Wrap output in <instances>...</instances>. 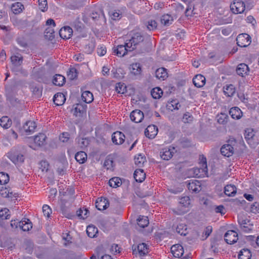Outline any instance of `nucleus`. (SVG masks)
Here are the masks:
<instances>
[{"label":"nucleus","instance_id":"f257e3e1","mask_svg":"<svg viewBox=\"0 0 259 259\" xmlns=\"http://www.w3.org/2000/svg\"><path fill=\"white\" fill-rule=\"evenodd\" d=\"M200 164L201 167H196L189 169L188 170V176L198 178L207 177L208 171L206 159L203 156H201Z\"/></svg>","mask_w":259,"mask_h":259},{"label":"nucleus","instance_id":"f03ea898","mask_svg":"<svg viewBox=\"0 0 259 259\" xmlns=\"http://www.w3.org/2000/svg\"><path fill=\"white\" fill-rule=\"evenodd\" d=\"M47 136L45 134L39 133L34 138H29L30 147L35 150L38 147L43 146L46 143Z\"/></svg>","mask_w":259,"mask_h":259},{"label":"nucleus","instance_id":"7ed1b4c3","mask_svg":"<svg viewBox=\"0 0 259 259\" xmlns=\"http://www.w3.org/2000/svg\"><path fill=\"white\" fill-rule=\"evenodd\" d=\"M190 204V200L189 197L184 196L180 198L178 210L176 212L178 214L186 213L188 210V207Z\"/></svg>","mask_w":259,"mask_h":259},{"label":"nucleus","instance_id":"20e7f679","mask_svg":"<svg viewBox=\"0 0 259 259\" xmlns=\"http://www.w3.org/2000/svg\"><path fill=\"white\" fill-rule=\"evenodd\" d=\"M112 50L114 55L120 57L125 56L128 52L132 51V49L127 42H125L124 45H120L114 47Z\"/></svg>","mask_w":259,"mask_h":259},{"label":"nucleus","instance_id":"39448f33","mask_svg":"<svg viewBox=\"0 0 259 259\" xmlns=\"http://www.w3.org/2000/svg\"><path fill=\"white\" fill-rule=\"evenodd\" d=\"M245 8V4L241 1L236 0L230 5L232 12L235 14L242 13L244 11Z\"/></svg>","mask_w":259,"mask_h":259},{"label":"nucleus","instance_id":"423d86ee","mask_svg":"<svg viewBox=\"0 0 259 259\" xmlns=\"http://www.w3.org/2000/svg\"><path fill=\"white\" fill-rule=\"evenodd\" d=\"M237 44L240 47H247L251 42V37L246 33H242L238 35L236 38Z\"/></svg>","mask_w":259,"mask_h":259},{"label":"nucleus","instance_id":"0eeeda50","mask_svg":"<svg viewBox=\"0 0 259 259\" xmlns=\"http://www.w3.org/2000/svg\"><path fill=\"white\" fill-rule=\"evenodd\" d=\"M238 221L240 224L241 229L243 232L248 233L253 230V225L249 220L240 217L238 218Z\"/></svg>","mask_w":259,"mask_h":259},{"label":"nucleus","instance_id":"6e6552de","mask_svg":"<svg viewBox=\"0 0 259 259\" xmlns=\"http://www.w3.org/2000/svg\"><path fill=\"white\" fill-rule=\"evenodd\" d=\"M245 139L250 145L254 143L256 144H258V140L256 139V132L251 128H248L245 131Z\"/></svg>","mask_w":259,"mask_h":259},{"label":"nucleus","instance_id":"1a4fd4ad","mask_svg":"<svg viewBox=\"0 0 259 259\" xmlns=\"http://www.w3.org/2000/svg\"><path fill=\"white\" fill-rule=\"evenodd\" d=\"M176 151L174 147L169 146L164 148L160 152V157L163 160H168L172 157Z\"/></svg>","mask_w":259,"mask_h":259},{"label":"nucleus","instance_id":"9d476101","mask_svg":"<svg viewBox=\"0 0 259 259\" xmlns=\"http://www.w3.org/2000/svg\"><path fill=\"white\" fill-rule=\"evenodd\" d=\"M225 240L228 244H232L238 240V234L233 230H229L225 234Z\"/></svg>","mask_w":259,"mask_h":259},{"label":"nucleus","instance_id":"9b49d317","mask_svg":"<svg viewBox=\"0 0 259 259\" xmlns=\"http://www.w3.org/2000/svg\"><path fill=\"white\" fill-rule=\"evenodd\" d=\"M144 114L143 112L139 110L133 111L130 114L131 120L135 123H140L144 118Z\"/></svg>","mask_w":259,"mask_h":259},{"label":"nucleus","instance_id":"f8f14e48","mask_svg":"<svg viewBox=\"0 0 259 259\" xmlns=\"http://www.w3.org/2000/svg\"><path fill=\"white\" fill-rule=\"evenodd\" d=\"M125 140V136L121 132L117 131L112 135V141L116 145L122 144Z\"/></svg>","mask_w":259,"mask_h":259},{"label":"nucleus","instance_id":"ddd939ff","mask_svg":"<svg viewBox=\"0 0 259 259\" xmlns=\"http://www.w3.org/2000/svg\"><path fill=\"white\" fill-rule=\"evenodd\" d=\"M143 40V37L139 33L135 34L132 38L127 42L132 51L136 48V46Z\"/></svg>","mask_w":259,"mask_h":259},{"label":"nucleus","instance_id":"4468645a","mask_svg":"<svg viewBox=\"0 0 259 259\" xmlns=\"http://www.w3.org/2000/svg\"><path fill=\"white\" fill-rule=\"evenodd\" d=\"M95 204L96 208L100 210L106 209L109 205L108 200L104 197L98 198Z\"/></svg>","mask_w":259,"mask_h":259},{"label":"nucleus","instance_id":"2eb2a0df","mask_svg":"<svg viewBox=\"0 0 259 259\" xmlns=\"http://www.w3.org/2000/svg\"><path fill=\"white\" fill-rule=\"evenodd\" d=\"M7 157L15 164H18L24 161L23 155L20 154L10 152L8 153Z\"/></svg>","mask_w":259,"mask_h":259},{"label":"nucleus","instance_id":"dca6fc26","mask_svg":"<svg viewBox=\"0 0 259 259\" xmlns=\"http://www.w3.org/2000/svg\"><path fill=\"white\" fill-rule=\"evenodd\" d=\"M158 133V128L154 125H150L145 131V136L149 139H153Z\"/></svg>","mask_w":259,"mask_h":259},{"label":"nucleus","instance_id":"f3484780","mask_svg":"<svg viewBox=\"0 0 259 259\" xmlns=\"http://www.w3.org/2000/svg\"><path fill=\"white\" fill-rule=\"evenodd\" d=\"M190 191L198 192L201 190V184L199 181L196 180H190L187 185Z\"/></svg>","mask_w":259,"mask_h":259},{"label":"nucleus","instance_id":"a211bd4d","mask_svg":"<svg viewBox=\"0 0 259 259\" xmlns=\"http://www.w3.org/2000/svg\"><path fill=\"white\" fill-rule=\"evenodd\" d=\"M36 127V124L34 121H27L23 125V130L26 134H30L33 133Z\"/></svg>","mask_w":259,"mask_h":259},{"label":"nucleus","instance_id":"6ab92c4d","mask_svg":"<svg viewBox=\"0 0 259 259\" xmlns=\"http://www.w3.org/2000/svg\"><path fill=\"white\" fill-rule=\"evenodd\" d=\"M72 29L69 26H65L62 28L59 31V34L63 39H69L72 35Z\"/></svg>","mask_w":259,"mask_h":259},{"label":"nucleus","instance_id":"aec40b11","mask_svg":"<svg viewBox=\"0 0 259 259\" xmlns=\"http://www.w3.org/2000/svg\"><path fill=\"white\" fill-rule=\"evenodd\" d=\"M171 252L173 255L176 257H180L184 253V249L180 244H175L171 246Z\"/></svg>","mask_w":259,"mask_h":259},{"label":"nucleus","instance_id":"412c9836","mask_svg":"<svg viewBox=\"0 0 259 259\" xmlns=\"http://www.w3.org/2000/svg\"><path fill=\"white\" fill-rule=\"evenodd\" d=\"M248 72L249 68L248 66L244 63L239 64L236 68V72L237 74L241 76L247 75Z\"/></svg>","mask_w":259,"mask_h":259},{"label":"nucleus","instance_id":"4be33fe9","mask_svg":"<svg viewBox=\"0 0 259 259\" xmlns=\"http://www.w3.org/2000/svg\"><path fill=\"white\" fill-rule=\"evenodd\" d=\"M193 82L195 87L201 88L205 83V78L201 74H198L193 78Z\"/></svg>","mask_w":259,"mask_h":259},{"label":"nucleus","instance_id":"5701e85b","mask_svg":"<svg viewBox=\"0 0 259 259\" xmlns=\"http://www.w3.org/2000/svg\"><path fill=\"white\" fill-rule=\"evenodd\" d=\"M221 152L225 156L229 157L233 154L234 148L231 145H224L221 149Z\"/></svg>","mask_w":259,"mask_h":259},{"label":"nucleus","instance_id":"b1692460","mask_svg":"<svg viewBox=\"0 0 259 259\" xmlns=\"http://www.w3.org/2000/svg\"><path fill=\"white\" fill-rule=\"evenodd\" d=\"M229 114L232 118L239 119L242 116V112L238 107H234L230 109Z\"/></svg>","mask_w":259,"mask_h":259},{"label":"nucleus","instance_id":"393cba45","mask_svg":"<svg viewBox=\"0 0 259 259\" xmlns=\"http://www.w3.org/2000/svg\"><path fill=\"white\" fill-rule=\"evenodd\" d=\"M53 100L56 105L60 106L64 103L66 98L63 93H58L54 95Z\"/></svg>","mask_w":259,"mask_h":259},{"label":"nucleus","instance_id":"a878e982","mask_svg":"<svg viewBox=\"0 0 259 259\" xmlns=\"http://www.w3.org/2000/svg\"><path fill=\"white\" fill-rule=\"evenodd\" d=\"M32 227V224L28 219L22 220L19 223V228L24 231H28Z\"/></svg>","mask_w":259,"mask_h":259},{"label":"nucleus","instance_id":"bb28decb","mask_svg":"<svg viewBox=\"0 0 259 259\" xmlns=\"http://www.w3.org/2000/svg\"><path fill=\"white\" fill-rule=\"evenodd\" d=\"M134 177L137 182H143L146 177V174L142 169H137L134 172Z\"/></svg>","mask_w":259,"mask_h":259},{"label":"nucleus","instance_id":"cd10ccee","mask_svg":"<svg viewBox=\"0 0 259 259\" xmlns=\"http://www.w3.org/2000/svg\"><path fill=\"white\" fill-rule=\"evenodd\" d=\"M237 191V188L234 185H227L225 187L224 193L228 196H234Z\"/></svg>","mask_w":259,"mask_h":259},{"label":"nucleus","instance_id":"c85d7f7f","mask_svg":"<svg viewBox=\"0 0 259 259\" xmlns=\"http://www.w3.org/2000/svg\"><path fill=\"white\" fill-rule=\"evenodd\" d=\"M155 75L157 78L162 80H164L168 76L166 69L162 67L159 68L156 70Z\"/></svg>","mask_w":259,"mask_h":259},{"label":"nucleus","instance_id":"c756f323","mask_svg":"<svg viewBox=\"0 0 259 259\" xmlns=\"http://www.w3.org/2000/svg\"><path fill=\"white\" fill-rule=\"evenodd\" d=\"M65 82V77L61 74H56L53 78V83L58 86H62Z\"/></svg>","mask_w":259,"mask_h":259},{"label":"nucleus","instance_id":"7c9ffc66","mask_svg":"<svg viewBox=\"0 0 259 259\" xmlns=\"http://www.w3.org/2000/svg\"><path fill=\"white\" fill-rule=\"evenodd\" d=\"M24 9V6L20 2L13 4L11 7L12 11L15 14L21 13Z\"/></svg>","mask_w":259,"mask_h":259},{"label":"nucleus","instance_id":"2f4dec72","mask_svg":"<svg viewBox=\"0 0 259 259\" xmlns=\"http://www.w3.org/2000/svg\"><path fill=\"white\" fill-rule=\"evenodd\" d=\"M223 90L224 94L228 97L232 96L235 93V88L233 84H227Z\"/></svg>","mask_w":259,"mask_h":259},{"label":"nucleus","instance_id":"473e14b6","mask_svg":"<svg viewBox=\"0 0 259 259\" xmlns=\"http://www.w3.org/2000/svg\"><path fill=\"white\" fill-rule=\"evenodd\" d=\"M130 70L131 73L135 75L141 74L142 69L140 64L138 63L132 64L130 67Z\"/></svg>","mask_w":259,"mask_h":259},{"label":"nucleus","instance_id":"72a5a7b5","mask_svg":"<svg viewBox=\"0 0 259 259\" xmlns=\"http://www.w3.org/2000/svg\"><path fill=\"white\" fill-rule=\"evenodd\" d=\"M81 98L82 101L87 103H90L94 100L93 95L90 91H84L82 92Z\"/></svg>","mask_w":259,"mask_h":259},{"label":"nucleus","instance_id":"f704fd0d","mask_svg":"<svg viewBox=\"0 0 259 259\" xmlns=\"http://www.w3.org/2000/svg\"><path fill=\"white\" fill-rule=\"evenodd\" d=\"M75 158L79 163H83L87 159V154L83 151H80L75 154Z\"/></svg>","mask_w":259,"mask_h":259},{"label":"nucleus","instance_id":"c9c22d12","mask_svg":"<svg viewBox=\"0 0 259 259\" xmlns=\"http://www.w3.org/2000/svg\"><path fill=\"white\" fill-rule=\"evenodd\" d=\"M12 125V120L8 116H3L0 119V125L5 129L9 128Z\"/></svg>","mask_w":259,"mask_h":259},{"label":"nucleus","instance_id":"e433bc0d","mask_svg":"<svg viewBox=\"0 0 259 259\" xmlns=\"http://www.w3.org/2000/svg\"><path fill=\"white\" fill-rule=\"evenodd\" d=\"M98 232V228L94 225H89L87 228V233L89 237L94 238Z\"/></svg>","mask_w":259,"mask_h":259},{"label":"nucleus","instance_id":"4c0bfd02","mask_svg":"<svg viewBox=\"0 0 259 259\" xmlns=\"http://www.w3.org/2000/svg\"><path fill=\"white\" fill-rule=\"evenodd\" d=\"M137 247L139 253L141 256L145 255L149 252V247L145 243L139 244Z\"/></svg>","mask_w":259,"mask_h":259},{"label":"nucleus","instance_id":"58836bf2","mask_svg":"<svg viewBox=\"0 0 259 259\" xmlns=\"http://www.w3.org/2000/svg\"><path fill=\"white\" fill-rule=\"evenodd\" d=\"M11 60L14 66H20L23 62V57L20 55H13Z\"/></svg>","mask_w":259,"mask_h":259},{"label":"nucleus","instance_id":"ea45409f","mask_svg":"<svg viewBox=\"0 0 259 259\" xmlns=\"http://www.w3.org/2000/svg\"><path fill=\"white\" fill-rule=\"evenodd\" d=\"M146 162V158L142 154H138L135 157V164L138 167H142Z\"/></svg>","mask_w":259,"mask_h":259},{"label":"nucleus","instance_id":"a19ab883","mask_svg":"<svg viewBox=\"0 0 259 259\" xmlns=\"http://www.w3.org/2000/svg\"><path fill=\"white\" fill-rule=\"evenodd\" d=\"M251 254L250 251L248 249H243L238 255L239 259H250Z\"/></svg>","mask_w":259,"mask_h":259},{"label":"nucleus","instance_id":"79ce46f5","mask_svg":"<svg viewBox=\"0 0 259 259\" xmlns=\"http://www.w3.org/2000/svg\"><path fill=\"white\" fill-rule=\"evenodd\" d=\"M0 194L2 197L5 198L12 197L14 196L13 193L10 191V189L4 187L0 190Z\"/></svg>","mask_w":259,"mask_h":259},{"label":"nucleus","instance_id":"37998d69","mask_svg":"<svg viewBox=\"0 0 259 259\" xmlns=\"http://www.w3.org/2000/svg\"><path fill=\"white\" fill-rule=\"evenodd\" d=\"M122 184L121 179L118 177H114L109 181V185L113 188H117Z\"/></svg>","mask_w":259,"mask_h":259},{"label":"nucleus","instance_id":"c03bdc74","mask_svg":"<svg viewBox=\"0 0 259 259\" xmlns=\"http://www.w3.org/2000/svg\"><path fill=\"white\" fill-rule=\"evenodd\" d=\"M151 94L153 98L159 99L163 95V91L160 88L156 87L152 89Z\"/></svg>","mask_w":259,"mask_h":259},{"label":"nucleus","instance_id":"a18cd8bd","mask_svg":"<svg viewBox=\"0 0 259 259\" xmlns=\"http://www.w3.org/2000/svg\"><path fill=\"white\" fill-rule=\"evenodd\" d=\"M137 221L138 225L142 228L147 226L149 223L148 217L145 216H140Z\"/></svg>","mask_w":259,"mask_h":259},{"label":"nucleus","instance_id":"49530a36","mask_svg":"<svg viewBox=\"0 0 259 259\" xmlns=\"http://www.w3.org/2000/svg\"><path fill=\"white\" fill-rule=\"evenodd\" d=\"M85 113V110L81 105H77L74 109V115L76 116H82Z\"/></svg>","mask_w":259,"mask_h":259},{"label":"nucleus","instance_id":"de8ad7c7","mask_svg":"<svg viewBox=\"0 0 259 259\" xmlns=\"http://www.w3.org/2000/svg\"><path fill=\"white\" fill-rule=\"evenodd\" d=\"M172 17L168 14L163 15L161 19V23L164 25H169L172 23Z\"/></svg>","mask_w":259,"mask_h":259},{"label":"nucleus","instance_id":"09e8293b","mask_svg":"<svg viewBox=\"0 0 259 259\" xmlns=\"http://www.w3.org/2000/svg\"><path fill=\"white\" fill-rule=\"evenodd\" d=\"M228 116L226 113H221L218 115L217 120L220 124H226L228 122Z\"/></svg>","mask_w":259,"mask_h":259},{"label":"nucleus","instance_id":"8fccbe9b","mask_svg":"<svg viewBox=\"0 0 259 259\" xmlns=\"http://www.w3.org/2000/svg\"><path fill=\"white\" fill-rule=\"evenodd\" d=\"M104 165L107 169H112L114 166L113 158L110 156L107 157L104 161Z\"/></svg>","mask_w":259,"mask_h":259},{"label":"nucleus","instance_id":"3c124183","mask_svg":"<svg viewBox=\"0 0 259 259\" xmlns=\"http://www.w3.org/2000/svg\"><path fill=\"white\" fill-rule=\"evenodd\" d=\"M167 106L169 110L172 111L173 110L179 109L180 105L178 100H173L170 102H168Z\"/></svg>","mask_w":259,"mask_h":259},{"label":"nucleus","instance_id":"603ef678","mask_svg":"<svg viewBox=\"0 0 259 259\" xmlns=\"http://www.w3.org/2000/svg\"><path fill=\"white\" fill-rule=\"evenodd\" d=\"M111 72L113 77L115 78L120 79L122 78L124 76L122 71L120 69H113Z\"/></svg>","mask_w":259,"mask_h":259},{"label":"nucleus","instance_id":"864d4df0","mask_svg":"<svg viewBox=\"0 0 259 259\" xmlns=\"http://www.w3.org/2000/svg\"><path fill=\"white\" fill-rule=\"evenodd\" d=\"M77 140L78 146L81 148L86 147L89 144V140L87 138H78Z\"/></svg>","mask_w":259,"mask_h":259},{"label":"nucleus","instance_id":"5fc2aeb1","mask_svg":"<svg viewBox=\"0 0 259 259\" xmlns=\"http://www.w3.org/2000/svg\"><path fill=\"white\" fill-rule=\"evenodd\" d=\"M9 181V176L7 174L3 172H0V184H7Z\"/></svg>","mask_w":259,"mask_h":259},{"label":"nucleus","instance_id":"6e6d98bb","mask_svg":"<svg viewBox=\"0 0 259 259\" xmlns=\"http://www.w3.org/2000/svg\"><path fill=\"white\" fill-rule=\"evenodd\" d=\"M10 215V211L8 208H4L0 210V218L3 220L9 219Z\"/></svg>","mask_w":259,"mask_h":259},{"label":"nucleus","instance_id":"4d7b16f0","mask_svg":"<svg viewBox=\"0 0 259 259\" xmlns=\"http://www.w3.org/2000/svg\"><path fill=\"white\" fill-rule=\"evenodd\" d=\"M116 91L119 94H124L126 91V86L123 83H117Z\"/></svg>","mask_w":259,"mask_h":259},{"label":"nucleus","instance_id":"13d9d810","mask_svg":"<svg viewBox=\"0 0 259 259\" xmlns=\"http://www.w3.org/2000/svg\"><path fill=\"white\" fill-rule=\"evenodd\" d=\"M186 229H187V228H186V226L185 225H184L183 224H180L177 226L176 230H177V232L179 234H180L182 235H185L186 234Z\"/></svg>","mask_w":259,"mask_h":259},{"label":"nucleus","instance_id":"bf43d9fd","mask_svg":"<svg viewBox=\"0 0 259 259\" xmlns=\"http://www.w3.org/2000/svg\"><path fill=\"white\" fill-rule=\"evenodd\" d=\"M39 9L42 12H45L48 9L47 0H38Z\"/></svg>","mask_w":259,"mask_h":259},{"label":"nucleus","instance_id":"052dcab7","mask_svg":"<svg viewBox=\"0 0 259 259\" xmlns=\"http://www.w3.org/2000/svg\"><path fill=\"white\" fill-rule=\"evenodd\" d=\"M77 76V70L74 68H71L69 69V71L68 72V77L71 79L73 80L75 79Z\"/></svg>","mask_w":259,"mask_h":259},{"label":"nucleus","instance_id":"680f3d73","mask_svg":"<svg viewBox=\"0 0 259 259\" xmlns=\"http://www.w3.org/2000/svg\"><path fill=\"white\" fill-rule=\"evenodd\" d=\"M89 211L87 209L82 208L78 211V215L82 219H84L88 217Z\"/></svg>","mask_w":259,"mask_h":259},{"label":"nucleus","instance_id":"e2e57ef3","mask_svg":"<svg viewBox=\"0 0 259 259\" xmlns=\"http://www.w3.org/2000/svg\"><path fill=\"white\" fill-rule=\"evenodd\" d=\"M42 211L45 216L49 218L52 213V209L48 205H44L42 206Z\"/></svg>","mask_w":259,"mask_h":259},{"label":"nucleus","instance_id":"0e129e2a","mask_svg":"<svg viewBox=\"0 0 259 259\" xmlns=\"http://www.w3.org/2000/svg\"><path fill=\"white\" fill-rule=\"evenodd\" d=\"M147 27L149 30H154L157 27V23L155 20L149 21L148 22Z\"/></svg>","mask_w":259,"mask_h":259},{"label":"nucleus","instance_id":"69168bd1","mask_svg":"<svg viewBox=\"0 0 259 259\" xmlns=\"http://www.w3.org/2000/svg\"><path fill=\"white\" fill-rule=\"evenodd\" d=\"M40 168L42 171H47L49 167V163L46 161H41L40 162Z\"/></svg>","mask_w":259,"mask_h":259},{"label":"nucleus","instance_id":"338daca9","mask_svg":"<svg viewBox=\"0 0 259 259\" xmlns=\"http://www.w3.org/2000/svg\"><path fill=\"white\" fill-rule=\"evenodd\" d=\"M60 140L62 142H67L69 139V134L68 133H63L59 137Z\"/></svg>","mask_w":259,"mask_h":259},{"label":"nucleus","instance_id":"774afa93","mask_svg":"<svg viewBox=\"0 0 259 259\" xmlns=\"http://www.w3.org/2000/svg\"><path fill=\"white\" fill-rule=\"evenodd\" d=\"M97 54L100 56H103L106 53V48L104 46H100L97 48Z\"/></svg>","mask_w":259,"mask_h":259}]
</instances>
